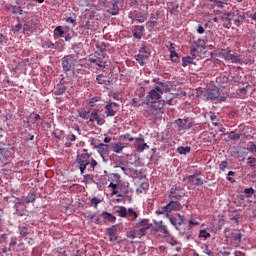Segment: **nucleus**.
<instances>
[{
  "instance_id": "nucleus-1",
  "label": "nucleus",
  "mask_w": 256,
  "mask_h": 256,
  "mask_svg": "<svg viewBox=\"0 0 256 256\" xmlns=\"http://www.w3.org/2000/svg\"><path fill=\"white\" fill-rule=\"evenodd\" d=\"M169 91H171L169 85L160 82L154 89L150 90L149 94L146 96V101H148V103H157V101L161 99V95Z\"/></svg>"
},
{
  "instance_id": "nucleus-2",
  "label": "nucleus",
  "mask_w": 256,
  "mask_h": 256,
  "mask_svg": "<svg viewBox=\"0 0 256 256\" xmlns=\"http://www.w3.org/2000/svg\"><path fill=\"white\" fill-rule=\"evenodd\" d=\"M116 213H118L119 217L128 219L129 221H135V219L139 217V213H137V211H135L133 208H129L127 210L125 206H118Z\"/></svg>"
},
{
  "instance_id": "nucleus-3",
  "label": "nucleus",
  "mask_w": 256,
  "mask_h": 256,
  "mask_svg": "<svg viewBox=\"0 0 256 256\" xmlns=\"http://www.w3.org/2000/svg\"><path fill=\"white\" fill-rule=\"evenodd\" d=\"M61 65L64 73H69V71H75V66L77 65V59L73 55H66L61 59Z\"/></svg>"
},
{
  "instance_id": "nucleus-4",
  "label": "nucleus",
  "mask_w": 256,
  "mask_h": 256,
  "mask_svg": "<svg viewBox=\"0 0 256 256\" xmlns=\"http://www.w3.org/2000/svg\"><path fill=\"white\" fill-rule=\"evenodd\" d=\"M151 57V49L143 45L139 50V53L135 56V60L141 65V67L147 65V61Z\"/></svg>"
},
{
  "instance_id": "nucleus-5",
  "label": "nucleus",
  "mask_w": 256,
  "mask_h": 256,
  "mask_svg": "<svg viewBox=\"0 0 256 256\" xmlns=\"http://www.w3.org/2000/svg\"><path fill=\"white\" fill-rule=\"evenodd\" d=\"M183 206L178 200H172L167 205L156 211L157 215H165V213H171V211H181Z\"/></svg>"
},
{
  "instance_id": "nucleus-6",
  "label": "nucleus",
  "mask_w": 256,
  "mask_h": 256,
  "mask_svg": "<svg viewBox=\"0 0 256 256\" xmlns=\"http://www.w3.org/2000/svg\"><path fill=\"white\" fill-rule=\"evenodd\" d=\"M89 63L92 67H97V69H105L107 67V61L105 60L104 54H98L95 52L93 57L89 58Z\"/></svg>"
},
{
  "instance_id": "nucleus-7",
  "label": "nucleus",
  "mask_w": 256,
  "mask_h": 256,
  "mask_svg": "<svg viewBox=\"0 0 256 256\" xmlns=\"http://www.w3.org/2000/svg\"><path fill=\"white\" fill-rule=\"evenodd\" d=\"M135 229L139 237H145V235H147V231L151 229V224L149 223V219L140 220L138 223L135 224Z\"/></svg>"
},
{
  "instance_id": "nucleus-8",
  "label": "nucleus",
  "mask_w": 256,
  "mask_h": 256,
  "mask_svg": "<svg viewBox=\"0 0 256 256\" xmlns=\"http://www.w3.org/2000/svg\"><path fill=\"white\" fill-rule=\"evenodd\" d=\"M76 163L80 169L81 175L85 173V169H87V165L91 163L89 154H81L76 158Z\"/></svg>"
},
{
  "instance_id": "nucleus-9",
  "label": "nucleus",
  "mask_w": 256,
  "mask_h": 256,
  "mask_svg": "<svg viewBox=\"0 0 256 256\" xmlns=\"http://www.w3.org/2000/svg\"><path fill=\"white\" fill-rule=\"evenodd\" d=\"M185 197V192H183V187L174 185L170 189L168 199H175L176 201H181Z\"/></svg>"
},
{
  "instance_id": "nucleus-10",
  "label": "nucleus",
  "mask_w": 256,
  "mask_h": 256,
  "mask_svg": "<svg viewBox=\"0 0 256 256\" xmlns=\"http://www.w3.org/2000/svg\"><path fill=\"white\" fill-rule=\"evenodd\" d=\"M222 59H225V61H231V63H241V58H239V55H235L232 50L224 49L221 51Z\"/></svg>"
},
{
  "instance_id": "nucleus-11",
  "label": "nucleus",
  "mask_w": 256,
  "mask_h": 256,
  "mask_svg": "<svg viewBox=\"0 0 256 256\" xmlns=\"http://www.w3.org/2000/svg\"><path fill=\"white\" fill-rule=\"evenodd\" d=\"M146 113H148V115H159L160 113H163V103H151L146 109Z\"/></svg>"
},
{
  "instance_id": "nucleus-12",
  "label": "nucleus",
  "mask_w": 256,
  "mask_h": 256,
  "mask_svg": "<svg viewBox=\"0 0 256 256\" xmlns=\"http://www.w3.org/2000/svg\"><path fill=\"white\" fill-rule=\"evenodd\" d=\"M198 175H201L200 170H196L193 175H188L185 179L186 181H188V183H192L193 185H196V187H201L204 181L202 180V178H197Z\"/></svg>"
},
{
  "instance_id": "nucleus-13",
  "label": "nucleus",
  "mask_w": 256,
  "mask_h": 256,
  "mask_svg": "<svg viewBox=\"0 0 256 256\" xmlns=\"http://www.w3.org/2000/svg\"><path fill=\"white\" fill-rule=\"evenodd\" d=\"M155 223V231L156 233H162L164 235V238L169 237V228H167V225L163 224V220L156 221Z\"/></svg>"
},
{
  "instance_id": "nucleus-14",
  "label": "nucleus",
  "mask_w": 256,
  "mask_h": 256,
  "mask_svg": "<svg viewBox=\"0 0 256 256\" xmlns=\"http://www.w3.org/2000/svg\"><path fill=\"white\" fill-rule=\"evenodd\" d=\"M88 120L90 123H94L96 121L97 125H103L105 123V120L99 116V112H97V110L90 112Z\"/></svg>"
},
{
  "instance_id": "nucleus-15",
  "label": "nucleus",
  "mask_w": 256,
  "mask_h": 256,
  "mask_svg": "<svg viewBox=\"0 0 256 256\" xmlns=\"http://www.w3.org/2000/svg\"><path fill=\"white\" fill-rule=\"evenodd\" d=\"M176 125H178L179 127V131H184V130H187V129H191V127H193V125L191 123H189V121L187 119H177L175 121ZM189 123V124H187Z\"/></svg>"
},
{
  "instance_id": "nucleus-16",
  "label": "nucleus",
  "mask_w": 256,
  "mask_h": 256,
  "mask_svg": "<svg viewBox=\"0 0 256 256\" xmlns=\"http://www.w3.org/2000/svg\"><path fill=\"white\" fill-rule=\"evenodd\" d=\"M100 217H102V221L103 223H115L117 221V217H115V215L107 212V211H104L100 214Z\"/></svg>"
},
{
  "instance_id": "nucleus-17",
  "label": "nucleus",
  "mask_w": 256,
  "mask_h": 256,
  "mask_svg": "<svg viewBox=\"0 0 256 256\" xmlns=\"http://www.w3.org/2000/svg\"><path fill=\"white\" fill-rule=\"evenodd\" d=\"M220 92L219 88H213L207 91V101H215V99H218Z\"/></svg>"
},
{
  "instance_id": "nucleus-18",
  "label": "nucleus",
  "mask_w": 256,
  "mask_h": 256,
  "mask_svg": "<svg viewBox=\"0 0 256 256\" xmlns=\"http://www.w3.org/2000/svg\"><path fill=\"white\" fill-rule=\"evenodd\" d=\"M180 97H181V94L170 93L168 91V93L166 94V96L164 98V103H166L167 105H173V99H179Z\"/></svg>"
},
{
  "instance_id": "nucleus-19",
  "label": "nucleus",
  "mask_w": 256,
  "mask_h": 256,
  "mask_svg": "<svg viewBox=\"0 0 256 256\" xmlns=\"http://www.w3.org/2000/svg\"><path fill=\"white\" fill-rule=\"evenodd\" d=\"M95 149H97V152L99 153V155H101V157L109 153V145L105 143H100L98 145H95Z\"/></svg>"
},
{
  "instance_id": "nucleus-20",
  "label": "nucleus",
  "mask_w": 256,
  "mask_h": 256,
  "mask_svg": "<svg viewBox=\"0 0 256 256\" xmlns=\"http://www.w3.org/2000/svg\"><path fill=\"white\" fill-rule=\"evenodd\" d=\"M143 31H145V27H143V26H136L132 30V34H133L134 39H141L143 37Z\"/></svg>"
},
{
  "instance_id": "nucleus-21",
  "label": "nucleus",
  "mask_w": 256,
  "mask_h": 256,
  "mask_svg": "<svg viewBox=\"0 0 256 256\" xmlns=\"http://www.w3.org/2000/svg\"><path fill=\"white\" fill-rule=\"evenodd\" d=\"M104 113L106 117H115V115H117V110H115V108L112 107L111 104L107 102V104L105 105Z\"/></svg>"
},
{
  "instance_id": "nucleus-22",
  "label": "nucleus",
  "mask_w": 256,
  "mask_h": 256,
  "mask_svg": "<svg viewBox=\"0 0 256 256\" xmlns=\"http://www.w3.org/2000/svg\"><path fill=\"white\" fill-rule=\"evenodd\" d=\"M27 65H29V59L22 60L16 66V71H19L20 73H25V71H27Z\"/></svg>"
},
{
  "instance_id": "nucleus-23",
  "label": "nucleus",
  "mask_w": 256,
  "mask_h": 256,
  "mask_svg": "<svg viewBox=\"0 0 256 256\" xmlns=\"http://www.w3.org/2000/svg\"><path fill=\"white\" fill-rule=\"evenodd\" d=\"M57 42L53 43L51 40L43 41L41 43L42 49H48L49 51H52V49H57Z\"/></svg>"
},
{
  "instance_id": "nucleus-24",
  "label": "nucleus",
  "mask_w": 256,
  "mask_h": 256,
  "mask_svg": "<svg viewBox=\"0 0 256 256\" xmlns=\"http://www.w3.org/2000/svg\"><path fill=\"white\" fill-rule=\"evenodd\" d=\"M234 13L237 15V18L234 20V25H236V27H241V24L245 19V15H240L239 10L237 9L234 11Z\"/></svg>"
},
{
  "instance_id": "nucleus-25",
  "label": "nucleus",
  "mask_w": 256,
  "mask_h": 256,
  "mask_svg": "<svg viewBox=\"0 0 256 256\" xmlns=\"http://www.w3.org/2000/svg\"><path fill=\"white\" fill-rule=\"evenodd\" d=\"M103 101V98L101 96H94L92 98L89 99L88 104L91 107H96V105H98L99 103H101Z\"/></svg>"
},
{
  "instance_id": "nucleus-26",
  "label": "nucleus",
  "mask_w": 256,
  "mask_h": 256,
  "mask_svg": "<svg viewBox=\"0 0 256 256\" xmlns=\"http://www.w3.org/2000/svg\"><path fill=\"white\" fill-rule=\"evenodd\" d=\"M123 149H125V146H123V144L121 142H116V143L112 144V151L114 153H122Z\"/></svg>"
},
{
  "instance_id": "nucleus-27",
  "label": "nucleus",
  "mask_w": 256,
  "mask_h": 256,
  "mask_svg": "<svg viewBox=\"0 0 256 256\" xmlns=\"http://www.w3.org/2000/svg\"><path fill=\"white\" fill-rule=\"evenodd\" d=\"M108 187H110L112 189V195H117V197H123V194L119 193V191H117V187H119V183H113L111 182Z\"/></svg>"
},
{
  "instance_id": "nucleus-28",
  "label": "nucleus",
  "mask_w": 256,
  "mask_h": 256,
  "mask_svg": "<svg viewBox=\"0 0 256 256\" xmlns=\"http://www.w3.org/2000/svg\"><path fill=\"white\" fill-rule=\"evenodd\" d=\"M126 237H128V239H141V236H139V233L137 232V228H135V230L128 231L126 233Z\"/></svg>"
},
{
  "instance_id": "nucleus-29",
  "label": "nucleus",
  "mask_w": 256,
  "mask_h": 256,
  "mask_svg": "<svg viewBox=\"0 0 256 256\" xmlns=\"http://www.w3.org/2000/svg\"><path fill=\"white\" fill-rule=\"evenodd\" d=\"M195 58L191 57V56H185L182 57V67H187L189 65H193V60Z\"/></svg>"
},
{
  "instance_id": "nucleus-30",
  "label": "nucleus",
  "mask_w": 256,
  "mask_h": 256,
  "mask_svg": "<svg viewBox=\"0 0 256 256\" xmlns=\"http://www.w3.org/2000/svg\"><path fill=\"white\" fill-rule=\"evenodd\" d=\"M222 22H223V27H225V29H231V18L229 17V14L227 16H223L222 17Z\"/></svg>"
},
{
  "instance_id": "nucleus-31",
  "label": "nucleus",
  "mask_w": 256,
  "mask_h": 256,
  "mask_svg": "<svg viewBox=\"0 0 256 256\" xmlns=\"http://www.w3.org/2000/svg\"><path fill=\"white\" fill-rule=\"evenodd\" d=\"M67 91V87L64 84H57L56 91L54 92L55 95H63Z\"/></svg>"
},
{
  "instance_id": "nucleus-32",
  "label": "nucleus",
  "mask_w": 256,
  "mask_h": 256,
  "mask_svg": "<svg viewBox=\"0 0 256 256\" xmlns=\"http://www.w3.org/2000/svg\"><path fill=\"white\" fill-rule=\"evenodd\" d=\"M164 239H166L167 243H169V245H172V247H175V245H179V241H177L175 237L171 236V234H168V236H166Z\"/></svg>"
},
{
  "instance_id": "nucleus-33",
  "label": "nucleus",
  "mask_w": 256,
  "mask_h": 256,
  "mask_svg": "<svg viewBox=\"0 0 256 256\" xmlns=\"http://www.w3.org/2000/svg\"><path fill=\"white\" fill-rule=\"evenodd\" d=\"M177 153H179L180 155H187L188 153H191V147L186 146H180L177 148Z\"/></svg>"
},
{
  "instance_id": "nucleus-34",
  "label": "nucleus",
  "mask_w": 256,
  "mask_h": 256,
  "mask_svg": "<svg viewBox=\"0 0 256 256\" xmlns=\"http://www.w3.org/2000/svg\"><path fill=\"white\" fill-rule=\"evenodd\" d=\"M136 141H141L142 144L138 145V150H140L141 152L149 149V145H147V143H145V139L144 138H136Z\"/></svg>"
},
{
  "instance_id": "nucleus-35",
  "label": "nucleus",
  "mask_w": 256,
  "mask_h": 256,
  "mask_svg": "<svg viewBox=\"0 0 256 256\" xmlns=\"http://www.w3.org/2000/svg\"><path fill=\"white\" fill-rule=\"evenodd\" d=\"M147 189H149V183L143 182L140 184V187L137 188L136 192L137 193H145V191H147Z\"/></svg>"
},
{
  "instance_id": "nucleus-36",
  "label": "nucleus",
  "mask_w": 256,
  "mask_h": 256,
  "mask_svg": "<svg viewBox=\"0 0 256 256\" xmlns=\"http://www.w3.org/2000/svg\"><path fill=\"white\" fill-rule=\"evenodd\" d=\"M96 48H98L101 55H103L107 51V44H105V42H98Z\"/></svg>"
},
{
  "instance_id": "nucleus-37",
  "label": "nucleus",
  "mask_w": 256,
  "mask_h": 256,
  "mask_svg": "<svg viewBox=\"0 0 256 256\" xmlns=\"http://www.w3.org/2000/svg\"><path fill=\"white\" fill-rule=\"evenodd\" d=\"M12 13L13 15H23L25 11H23V8H21V6H12Z\"/></svg>"
},
{
  "instance_id": "nucleus-38",
  "label": "nucleus",
  "mask_w": 256,
  "mask_h": 256,
  "mask_svg": "<svg viewBox=\"0 0 256 256\" xmlns=\"http://www.w3.org/2000/svg\"><path fill=\"white\" fill-rule=\"evenodd\" d=\"M110 179L114 181V183H121V175L119 173L110 174Z\"/></svg>"
},
{
  "instance_id": "nucleus-39",
  "label": "nucleus",
  "mask_w": 256,
  "mask_h": 256,
  "mask_svg": "<svg viewBox=\"0 0 256 256\" xmlns=\"http://www.w3.org/2000/svg\"><path fill=\"white\" fill-rule=\"evenodd\" d=\"M170 59L172 63H179V54L174 50L173 52H170Z\"/></svg>"
},
{
  "instance_id": "nucleus-40",
  "label": "nucleus",
  "mask_w": 256,
  "mask_h": 256,
  "mask_svg": "<svg viewBox=\"0 0 256 256\" xmlns=\"http://www.w3.org/2000/svg\"><path fill=\"white\" fill-rule=\"evenodd\" d=\"M54 34L57 36V37H63V35L65 34V31L63 30V27L61 26H57L54 30Z\"/></svg>"
},
{
  "instance_id": "nucleus-41",
  "label": "nucleus",
  "mask_w": 256,
  "mask_h": 256,
  "mask_svg": "<svg viewBox=\"0 0 256 256\" xmlns=\"http://www.w3.org/2000/svg\"><path fill=\"white\" fill-rule=\"evenodd\" d=\"M198 237L203 239H209V237H211V233L203 229V230H200Z\"/></svg>"
},
{
  "instance_id": "nucleus-42",
  "label": "nucleus",
  "mask_w": 256,
  "mask_h": 256,
  "mask_svg": "<svg viewBox=\"0 0 256 256\" xmlns=\"http://www.w3.org/2000/svg\"><path fill=\"white\" fill-rule=\"evenodd\" d=\"M96 81H97L98 85H105V83H107V80L105 79V76H103V74H99L96 77Z\"/></svg>"
},
{
  "instance_id": "nucleus-43",
  "label": "nucleus",
  "mask_w": 256,
  "mask_h": 256,
  "mask_svg": "<svg viewBox=\"0 0 256 256\" xmlns=\"http://www.w3.org/2000/svg\"><path fill=\"white\" fill-rule=\"evenodd\" d=\"M229 139L232 141H238L241 139V134H235V132H230L228 135Z\"/></svg>"
},
{
  "instance_id": "nucleus-44",
  "label": "nucleus",
  "mask_w": 256,
  "mask_h": 256,
  "mask_svg": "<svg viewBox=\"0 0 256 256\" xmlns=\"http://www.w3.org/2000/svg\"><path fill=\"white\" fill-rule=\"evenodd\" d=\"M7 41H9L7 36L0 34V49H1V47H4V45H7Z\"/></svg>"
},
{
  "instance_id": "nucleus-45",
  "label": "nucleus",
  "mask_w": 256,
  "mask_h": 256,
  "mask_svg": "<svg viewBox=\"0 0 256 256\" xmlns=\"http://www.w3.org/2000/svg\"><path fill=\"white\" fill-rule=\"evenodd\" d=\"M197 47H199V44H197V45H192V46L190 47V55L192 56L193 59H195V57H196Z\"/></svg>"
},
{
  "instance_id": "nucleus-46",
  "label": "nucleus",
  "mask_w": 256,
  "mask_h": 256,
  "mask_svg": "<svg viewBox=\"0 0 256 256\" xmlns=\"http://www.w3.org/2000/svg\"><path fill=\"white\" fill-rule=\"evenodd\" d=\"M90 113H91L90 111H80L79 117H81V119L89 120Z\"/></svg>"
},
{
  "instance_id": "nucleus-47",
  "label": "nucleus",
  "mask_w": 256,
  "mask_h": 256,
  "mask_svg": "<svg viewBox=\"0 0 256 256\" xmlns=\"http://www.w3.org/2000/svg\"><path fill=\"white\" fill-rule=\"evenodd\" d=\"M210 119L212 121V124H214L215 127L219 125V120L217 119V115L215 113H211Z\"/></svg>"
},
{
  "instance_id": "nucleus-48",
  "label": "nucleus",
  "mask_w": 256,
  "mask_h": 256,
  "mask_svg": "<svg viewBox=\"0 0 256 256\" xmlns=\"http://www.w3.org/2000/svg\"><path fill=\"white\" fill-rule=\"evenodd\" d=\"M244 193L247 197H252L255 194V189L253 188H246Z\"/></svg>"
},
{
  "instance_id": "nucleus-49",
  "label": "nucleus",
  "mask_w": 256,
  "mask_h": 256,
  "mask_svg": "<svg viewBox=\"0 0 256 256\" xmlns=\"http://www.w3.org/2000/svg\"><path fill=\"white\" fill-rule=\"evenodd\" d=\"M108 236L115 235L117 233V227L112 226L110 228H107Z\"/></svg>"
},
{
  "instance_id": "nucleus-50",
  "label": "nucleus",
  "mask_w": 256,
  "mask_h": 256,
  "mask_svg": "<svg viewBox=\"0 0 256 256\" xmlns=\"http://www.w3.org/2000/svg\"><path fill=\"white\" fill-rule=\"evenodd\" d=\"M101 203V200L97 197H93L91 199V205H93L95 207V209H97V205Z\"/></svg>"
},
{
  "instance_id": "nucleus-51",
  "label": "nucleus",
  "mask_w": 256,
  "mask_h": 256,
  "mask_svg": "<svg viewBox=\"0 0 256 256\" xmlns=\"http://www.w3.org/2000/svg\"><path fill=\"white\" fill-rule=\"evenodd\" d=\"M122 139H128V141H130V143H133V141H135V138L131 137V134L129 133H126V134H123L121 136Z\"/></svg>"
},
{
  "instance_id": "nucleus-52",
  "label": "nucleus",
  "mask_w": 256,
  "mask_h": 256,
  "mask_svg": "<svg viewBox=\"0 0 256 256\" xmlns=\"http://www.w3.org/2000/svg\"><path fill=\"white\" fill-rule=\"evenodd\" d=\"M229 163H227V161H222L219 165V169L220 171H225L228 167Z\"/></svg>"
},
{
  "instance_id": "nucleus-53",
  "label": "nucleus",
  "mask_w": 256,
  "mask_h": 256,
  "mask_svg": "<svg viewBox=\"0 0 256 256\" xmlns=\"http://www.w3.org/2000/svg\"><path fill=\"white\" fill-rule=\"evenodd\" d=\"M177 217L178 218L176 220L178 221L177 222L178 225H183V223H185V216H182L181 214H178Z\"/></svg>"
},
{
  "instance_id": "nucleus-54",
  "label": "nucleus",
  "mask_w": 256,
  "mask_h": 256,
  "mask_svg": "<svg viewBox=\"0 0 256 256\" xmlns=\"http://www.w3.org/2000/svg\"><path fill=\"white\" fill-rule=\"evenodd\" d=\"M255 163H256V158L248 157V165H249L251 168L255 167Z\"/></svg>"
},
{
  "instance_id": "nucleus-55",
  "label": "nucleus",
  "mask_w": 256,
  "mask_h": 256,
  "mask_svg": "<svg viewBox=\"0 0 256 256\" xmlns=\"http://www.w3.org/2000/svg\"><path fill=\"white\" fill-rule=\"evenodd\" d=\"M234 241H238V243H241V239H243V234H241V232H239L238 234H235L233 236Z\"/></svg>"
},
{
  "instance_id": "nucleus-56",
  "label": "nucleus",
  "mask_w": 256,
  "mask_h": 256,
  "mask_svg": "<svg viewBox=\"0 0 256 256\" xmlns=\"http://www.w3.org/2000/svg\"><path fill=\"white\" fill-rule=\"evenodd\" d=\"M20 235H21V237H27V235H29V232H28V230H27V227L21 228V230H20Z\"/></svg>"
},
{
  "instance_id": "nucleus-57",
  "label": "nucleus",
  "mask_w": 256,
  "mask_h": 256,
  "mask_svg": "<svg viewBox=\"0 0 256 256\" xmlns=\"http://www.w3.org/2000/svg\"><path fill=\"white\" fill-rule=\"evenodd\" d=\"M66 23H70V25H72V27H75V19H73L72 17H67L65 18Z\"/></svg>"
},
{
  "instance_id": "nucleus-58",
  "label": "nucleus",
  "mask_w": 256,
  "mask_h": 256,
  "mask_svg": "<svg viewBox=\"0 0 256 256\" xmlns=\"http://www.w3.org/2000/svg\"><path fill=\"white\" fill-rule=\"evenodd\" d=\"M9 238V234H1L0 235V243H5Z\"/></svg>"
},
{
  "instance_id": "nucleus-59",
  "label": "nucleus",
  "mask_w": 256,
  "mask_h": 256,
  "mask_svg": "<svg viewBox=\"0 0 256 256\" xmlns=\"http://www.w3.org/2000/svg\"><path fill=\"white\" fill-rule=\"evenodd\" d=\"M166 48L168 49V51H170V53H172L173 51H175V44L169 42V44L166 45Z\"/></svg>"
},
{
  "instance_id": "nucleus-60",
  "label": "nucleus",
  "mask_w": 256,
  "mask_h": 256,
  "mask_svg": "<svg viewBox=\"0 0 256 256\" xmlns=\"http://www.w3.org/2000/svg\"><path fill=\"white\" fill-rule=\"evenodd\" d=\"M93 221L96 225H103V220L99 216H96Z\"/></svg>"
},
{
  "instance_id": "nucleus-61",
  "label": "nucleus",
  "mask_w": 256,
  "mask_h": 256,
  "mask_svg": "<svg viewBox=\"0 0 256 256\" xmlns=\"http://www.w3.org/2000/svg\"><path fill=\"white\" fill-rule=\"evenodd\" d=\"M189 227H195V225H199L198 221H195L194 219L189 220L188 222Z\"/></svg>"
},
{
  "instance_id": "nucleus-62",
  "label": "nucleus",
  "mask_w": 256,
  "mask_h": 256,
  "mask_svg": "<svg viewBox=\"0 0 256 256\" xmlns=\"http://www.w3.org/2000/svg\"><path fill=\"white\" fill-rule=\"evenodd\" d=\"M68 141H77V136L75 134H70L67 136Z\"/></svg>"
},
{
  "instance_id": "nucleus-63",
  "label": "nucleus",
  "mask_w": 256,
  "mask_h": 256,
  "mask_svg": "<svg viewBox=\"0 0 256 256\" xmlns=\"http://www.w3.org/2000/svg\"><path fill=\"white\" fill-rule=\"evenodd\" d=\"M204 253L208 256H213V251H211V249H209V246H206Z\"/></svg>"
},
{
  "instance_id": "nucleus-64",
  "label": "nucleus",
  "mask_w": 256,
  "mask_h": 256,
  "mask_svg": "<svg viewBox=\"0 0 256 256\" xmlns=\"http://www.w3.org/2000/svg\"><path fill=\"white\" fill-rule=\"evenodd\" d=\"M248 151H250V153H256V144H252L249 148Z\"/></svg>"
}]
</instances>
